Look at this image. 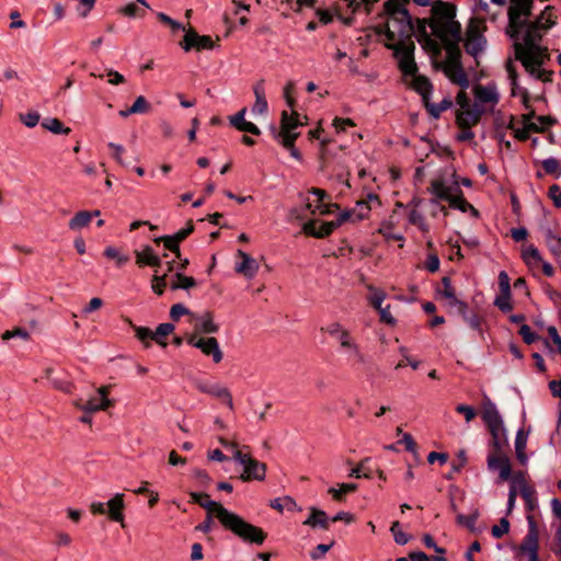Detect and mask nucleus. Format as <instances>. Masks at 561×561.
Listing matches in <instances>:
<instances>
[{
  "label": "nucleus",
  "instance_id": "nucleus-1",
  "mask_svg": "<svg viewBox=\"0 0 561 561\" xmlns=\"http://www.w3.org/2000/svg\"><path fill=\"white\" fill-rule=\"evenodd\" d=\"M542 38L533 34L520 35V39H513L514 58L519 61L525 71L536 80L551 82L553 71L546 70L545 64L550 59L547 47L541 46Z\"/></svg>",
  "mask_w": 561,
  "mask_h": 561
},
{
  "label": "nucleus",
  "instance_id": "nucleus-2",
  "mask_svg": "<svg viewBox=\"0 0 561 561\" xmlns=\"http://www.w3.org/2000/svg\"><path fill=\"white\" fill-rule=\"evenodd\" d=\"M380 16H386L387 23L375 26L374 31L377 35H385L386 43L412 39L414 34L412 16L401 0H387Z\"/></svg>",
  "mask_w": 561,
  "mask_h": 561
},
{
  "label": "nucleus",
  "instance_id": "nucleus-3",
  "mask_svg": "<svg viewBox=\"0 0 561 561\" xmlns=\"http://www.w3.org/2000/svg\"><path fill=\"white\" fill-rule=\"evenodd\" d=\"M219 523L245 543L261 546L267 538V534L261 527L247 522L229 510L221 512Z\"/></svg>",
  "mask_w": 561,
  "mask_h": 561
},
{
  "label": "nucleus",
  "instance_id": "nucleus-4",
  "mask_svg": "<svg viewBox=\"0 0 561 561\" xmlns=\"http://www.w3.org/2000/svg\"><path fill=\"white\" fill-rule=\"evenodd\" d=\"M482 420L491 434V445L494 453H504L505 448L508 447V439L503 419L493 402L489 401L484 404Z\"/></svg>",
  "mask_w": 561,
  "mask_h": 561
},
{
  "label": "nucleus",
  "instance_id": "nucleus-5",
  "mask_svg": "<svg viewBox=\"0 0 561 561\" xmlns=\"http://www.w3.org/2000/svg\"><path fill=\"white\" fill-rule=\"evenodd\" d=\"M533 7L534 0H511L506 27V34L511 39H520L522 32L531 15Z\"/></svg>",
  "mask_w": 561,
  "mask_h": 561
},
{
  "label": "nucleus",
  "instance_id": "nucleus-6",
  "mask_svg": "<svg viewBox=\"0 0 561 561\" xmlns=\"http://www.w3.org/2000/svg\"><path fill=\"white\" fill-rule=\"evenodd\" d=\"M437 68L443 70L451 83L459 85L462 90L469 88L470 81L461 62L460 48L455 46L448 47L446 59L440 65H437Z\"/></svg>",
  "mask_w": 561,
  "mask_h": 561
},
{
  "label": "nucleus",
  "instance_id": "nucleus-7",
  "mask_svg": "<svg viewBox=\"0 0 561 561\" xmlns=\"http://www.w3.org/2000/svg\"><path fill=\"white\" fill-rule=\"evenodd\" d=\"M385 47L393 51V56L398 59L399 69L404 76H414L417 72L414 60L415 45L412 39L385 43Z\"/></svg>",
  "mask_w": 561,
  "mask_h": 561
},
{
  "label": "nucleus",
  "instance_id": "nucleus-8",
  "mask_svg": "<svg viewBox=\"0 0 561 561\" xmlns=\"http://www.w3.org/2000/svg\"><path fill=\"white\" fill-rule=\"evenodd\" d=\"M354 217H356L355 209H348L342 211L336 220L333 221L319 222L318 220H308L302 225V232L307 236L322 239L330 236L342 224L348 220L355 221L356 218L354 219Z\"/></svg>",
  "mask_w": 561,
  "mask_h": 561
},
{
  "label": "nucleus",
  "instance_id": "nucleus-9",
  "mask_svg": "<svg viewBox=\"0 0 561 561\" xmlns=\"http://www.w3.org/2000/svg\"><path fill=\"white\" fill-rule=\"evenodd\" d=\"M428 26L432 30V34L440 41L446 50V54L448 53V47L450 46L460 48L459 43L462 38L461 25L458 21H428Z\"/></svg>",
  "mask_w": 561,
  "mask_h": 561
},
{
  "label": "nucleus",
  "instance_id": "nucleus-10",
  "mask_svg": "<svg viewBox=\"0 0 561 561\" xmlns=\"http://www.w3.org/2000/svg\"><path fill=\"white\" fill-rule=\"evenodd\" d=\"M299 125H301V123L298 119V113L296 111L293 110L290 115L287 111H283L279 129L272 126L271 131L280 145H291V140H297L299 137V133L295 131Z\"/></svg>",
  "mask_w": 561,
  "mask_h": 561
},
{
  "label": "nucleus",
  "instance_id": "nucleus-11",
  "mask_svg": "<svg viewBox=\"0 0 561 561\" xmlns=\"http://www.w3.org/2000/svg\"><path fill=\"white\" fill-rule=\"evenodd\" d=\"M233 459L243 467L242 481H263L266 476V465L253 458L249 453L236 450Z\"/></svg>",
  "mask_w": 561,
  "mask_h": 561
},
{
  "label": "nucleus",
  "instance_id": "nucleus-12",
  "mask_svg": "<svg viewBox=\"0 0 561 561\" xmlns=\"http://www.w3.org/2000/svg\"><path fill=\"white\" fill-rule=\"evenodd\" d=\"M557 15L554 8L547 5L545 10L534 20H527V24L523 31L524 34H533L535 37H543V34L557 24Z\"/></svg>",
  "mask_w": 561,
  "mask_h": 561
},
{
  "label": "nucleus",
  "instance_id": "nucleus-13",
  "mask_svg": "<svg viewBox=\"0 0 561 561\" xmlns=\"http://www.w3.org/2000/svg\"><path fill=\"white\" fill-rule=\"evenodd\" d=\"M99 397H92L84 401L79 398L73 401V405L85 413H94L98 411H105L113 407L112 400L107 398L110 393V386H102L98 389Z\"/></svg>",
  "mask_w": 561,
  "mask_h": 561
},
{
  "label": "nucleus",
  "instance_id": "nucleus-14",
  "mask_svg": "<svg viewBox=\"0 0 561 561\" xmlns=\"http://www.w3.org/2000/svg\"><path fill=\"white\" fill-rule=\"evenodd\" d=\"M194 231V224L188 220L186 226L173 234L161 236L153 239L157 244L163 243L164 248L172 252L176 257L181 256L180 243L184 241Z\"/></svg>",
  "mask_w": 561,
  "mask_h": 561
},
{
  "label": "nucleus",
  "instance_id": "nucleus-15",
  "mask_svg": "<svg viewBox=\"0 0 561 561\" xmlns=\"http://www.w3.org/2000/svg\"><path fill=\"white\" fill-rule=\"evenodd\" d=\"M528 533L520 543V551L528 556V561H540L538 558L539 536L534 516H527Z\"/></svg>",
  "mask_w": 561,
  "mask_h": 561
},
{
  "label": "nucleus",
  "instance_id": "nucleus-16",
  "mask_svg": "<svg viewBox=\"0 0 561 561\" xmlns=\"http://www.w3.org/2000/svg\"><path fill=\"white\" fill-rule=\"evenodd\" d=\"M187 344L201 350L204 355L210 356L215 364L222 360L224 354L216 337L197 339L195 334H192L187 337Z\"/></svg>",
  "mask_w": 561,
  "mask_h": 561
},
{
  "label": "nucleus",
  "instance_id": "nucleus-17",
  "mask_svg": "<svg viewBox=\"0 0 561 561\" xmlns=\"http://www.w3.org/2000/svg\"><path fill=\"white\" fill-rule=\"evenodd\" d=\"M215 46L213 39L208 35H199L195 30L190 28L186 31L181 47L185 51L196 49L197 51L204 49H213Z\"/></svg>",
  "mask_w": 561,
  "mask_h": 561
},
{
  "label": "nucleus",
  "instance_id": "nucleus-18",
  "mask_svg": "<svg viewBox=\"0 0 561 561\" xmlns=\"http://www.w3.org/2000/svg\"><path fill=\"white\" fill-rule=\"evenodd\" d=\"M196 389L202 392L209 394L214 398L222 399L227 407L232 411L234 409L232 394L230 390L220 383H209L206 381H197L195 383Z\"/></svg>",
  "mask_w": 561,
  "mask_h": 561
},
{
  "label": "nucleus",
  "instance_id": "nucleus-19",
  "mask_svg": "<svg viewBox=\"0 0 561 561\" xmlns=\"http://www.w3.org/2000/svg\"><path fill=\"white\" fill-rule=\"evenodd\" d=\"M488 468L491 471L499 470V478L501 481H507L512 476V466L510 459L504 453L490 454L488 456Z\"/></svg>",
  "mask_w": 561,
  "mask_h": 561
},
{
  "label": "nucleus",
  "instance_id": "nucleus-20",
  "mask_svg": "<svg viewBox=\"0 0 561 561\" xmlns=\"http://www.w3.org/2000/svg\"><path fill=\"white\" fill-rule=\"evenodd\" d=\"M190 497L193 503L198 504L206 512L214 513L218 522L220 520L221 512L227 511L221 503L210 500L207 493L190 492Z\"/></svg>",
  "mask_w": 561,
  "mask_h": 561
},
{
  "label": "nucleus",
  "instance_id": "nucleus-21",
  "mask_svg": "<svg viewBox=\"0 0 561 561\" xmlns=\"http://www.w3.org/2000/svg\"><path fill=\"white\" fill-rule=\"evenodd\" d=\"M483 114V110L474 106V108L468 107L465 110H460L456 115V124L461 129H468L476 126Z\"/></svg>",
  "mask_w": 561,
  "mask_h": 561
},
{
  "label": "nucleus",
  "instance_id": "nucleus-22",
  "mask_svg": "<svg viewBox=\"0 0 561 561\" xmlns=\"http://www.w3.org/2000/svg\"><path fill=\"white\" fill-rule=\"evenodd\" d=\"M432 16L428 19V21H442V22H449V21H456V7L453 3L444 2L440 0H437L432 5Z\"/></svg>",
  "mask_w": 561,
  "mask_h": 561
},
{
  "label": "nucleus",
  "instance_id": "nucleus-23",
  "mask_svg": "<svg viewBox=\"0 0 561 561\" xmlns=\"http://www.w3.org/2000/svg\"><path fill=\"white\" fill-rule=\"evenodd\" d=\"M238 256L241 257V262L236 265L234 271L247 278H253L259 271L256 260L242 250H238Z\"/></svg>",
  "mask_w": 561,
  "mask_h": 561
},
{
  "label": "nucleus",
  "instance_id": "nucleus-24",
  "mask_svg": "<svg viewBox=\"0 0 561 561\" xmlns=\"http://www.w3.org/2000/svg\"><path fill=\"white\" fill-rule=\"evenodd\" d=\"M136 264L139 267L142 266H151L159 267L161 266V257L157 255L153 249L150 245H145L140 251H135Z\"/></svg>",
  "mask_w": 561,
  "mask_h": 561
},
{
  "label": "nucleus",
  "instance_id": "nucleus-25",
  "mask_svg": "<svg viewBox=\"0 0 561 561\" xmlns=\"http://www.w3.org/2000/svg\"><path fill=\"white\" fill-rule=\"evenodd\" d=\"M193 319L196 321L195 331L204 334L216 333L219 330L218 324L214 322V316L210 311H205L201 316L192 314Z\"/></svg>",
  "mask_w": 561,
  "mask_h": 561
},
{
  "label": "nucleus",
  "instance_id": "nucleus-26",
  "mask_svg": "<svg viewBox=\"0 0 561 561\" xmlns=\"http://www.w3.org/2000/svg\"><path fill=\"white\" fill-rule=\"evenodd\" d=\"M412 89L422 96L423 103L431 100L433 84L430 79L423 75L412 76Z\"/></svg>",
  "mask_w": 561,
  "mask_h": 561
},
{
  "label": "nucleus",
  "instance_id": "nucleus-27",
  "mask_svg": "<svg viewBox=\"0 0 561 561\" xmlns=\"http://www.w3.org/2000/svg\"><path fill=\"white\" fill-rule=\"evenodd\" d=\"M253 93L255 95V102L253 104L252 112L254 114H260V115L265 114L267 112L268 104H267V101L265 98V88H264L263 79L259 80L253 85Z\"/></svg>",
  "mask_w": 561,
  "mask_h": 561
},
{
  "label": "nucleus",
  "instance_id": "nucleus-28",
  "mask_svg": "<svg viewBox=\"0 0 561 561\" xmlns=\"http://www.w3.org/2000/svg\"><path fill=\"white\" fill-rule=\"evenodd\" d=\"M330 518L327 513L317 507H310V514L307 519L304 522V525L316 528L320 527L324 530L329 529Z\"/></svg>",
  "mask_w": 561,
  "mask_h": 561
},
{
  "label": "nucleus",
  "instance_id": "nucleus-29",
  "mask_svg": "<svg viewBox=\"0 0 561 561\" xmlns=\"http://www.w3.org/2000/svg\"><path fill=\"white\" fill-rule=\"evenodd\" d=\"M107 507H108V517L110 519L114 520V522H118V523H123L124 520V514H123V510H124V494L122 493H117L114 495V497H112L107 503H106Z\"/></svg>",
  "mask_w": 561,
  "mask_h": 561
},
{
  "label": "nucleus",
  "instance_id": "nucleus-30",
  "mask_svg": "<svg viewBox=\"0 0 561 561\" xmlns=\"http://www.w3.org/2000/svg\"><path fill=\"white\" fill-rule=\"evenodd\" d=\"M101 211L95 209L93 211L81 210L78 211L68 222V227L71 230H80L87 227L94 216H100Z\"/></svg>",
  "mask_w": 561,
  "mask_h": 561
},
{
  "label": "nucleus",
  "instance_id": "nucleus-31",
  "mask_svg": "<svg viewBox=\"0 0 561 561\" xmlns=\"http://www.w3.org/2000/svg\"><path fill=\"white\" fill-rule=\"evenodd\" d=\"M514 131V137L519 141H525L529 138V133H543L545 128L537 124H526L523 128L514 127V116H510V122L506 126Z\"/></svg>",
  "mask_w": 561,
  "mask_h": 561
},
{
  "label": "nucleus",
  "instance_id": "nucleus-32",
  "mask_svg": "<svg viewBox=\"0 0 561 561\" xmlns=\"http://www.w3.org/2000/svg\"><path fill=\"white\" fill-rule=\"evenodd\" d=\"M474 96L478 102L480 103H492L496 104L499 102V94L493 87H484V85H477L474 88Z\"/></svg>",
  "mask_w": 561,
  "mask_h": 561
},
{
  "label": "nucleus",
  "instance_id": "nucleus-33",
  "mask_svg": "<svg viewBox=\"0 0 561 561\" xmlns=\"http://www.w3.org/2000/svg\"><path fill=\"white\" fill-rule=\"evenodd\" d=\"M545 242L553 257L561 264V238L550 228L545 230Z\"/></svg>",
  "mask_w": 561,
  "mask_h": 561
},
{
  "label": "nucleus",
  "instance_id": "nucleus-34",
  "mask_svg": "<svg viewBox=\"0 0 561 561\" xmlns=\"http://www.w3.org/2000/svg\"><path fill=\"white\" fill-rule=\"evenodd\" d=\"M427 113L435 119L440 117L444 111H447L453 106L450 98H444L439 103H432L431 100L423 103Z\"/></svg>",
  "mask_w": 561,
  "mask_h": 561
},
{
  "label": "nucleus",
  "instance_id": "nucleus-35",
  "mask_svg": "<svg viewBox=\"0 0 561 561\" xmlns=\"http://www.w3.org/2000/svg\"><path fill=\"white\" fill-rule=\"evenodd\" d=\"M486 47V38H465L466 53L471 55L473 58H478Z\"/></svg>",
  "mask_w": 561,
  "mask_h": 561
},
{
  "label": "nucleus",
  "instance_id": "nucleus-36",
  "mask_svg": "<svg viewBox=\"0 0 561 561\" xmlns=\"http://www.w3.org/2000/svg\"><path fill=\"white\" fill-rule=\"evenodd\" d=\"M175 327L173 323H161L157 327L156 331H152V341L162 347H167L168 343L165 337L174 331Z\"/></svg>",
  "mask_w": 561,
  "mask_h": 561
},
{
  "label": "nucleus",
  "instance_id": "nucleus-37",
  "mask_svg": "<svg viewBox=\"0 0 561 561\" xmlns=\"http://www.w3.org/2000/svg\"><path fill=\"white\" fill-rule=\"evenodd\" d=\"M486 26L484 25V21L478 18L470 19L467 28H466V38H480L484 37L483 32Z\"/></svg>",
  "mask_w": 561,
  "mask_h": 561
},
{
  "label": "nucleus",
  "instance_id": "nucleus-38",
  "mask_svg": "<svg viewBox=\"0 0 561 561\" xmlns=\"http://www.w3.org/2000/svg\"><path fill=\"white\" fill-rule=\"evenodd\" d=\"M505 70H506L508 79L511 81V94L513 96L520 95V89H523V88L519 87V84H518V73H517L516 67L514 66V62L511 58L507 59L505 62Z\"/></svg>",
  "mask_w": 561,
  "mask_h": 561
},
{
  "label": "nucleus",
  "instance_id": "nucleus-39",
  "mask_svg": "<svg viewBox=\"0 0 561 561\" xmlns=\"http://www.w3.org/2000/svg\"><path fill=\"white\" fill-rule=\"evenodd\" d=\"M447 202L451 208L459 209L462 213H466L468 209H471L473 213H477V209L469 202L466 201L461 190L459 188L458 194H451Z\"/></svg>",
  "mask_w": 561,
  "mask_h": 561
},
{
  "label": "nucleus",
  "instance_id": "nucleus-40",
  "mask_svg": "<svg viewBox=\"0 0 561 561\" xmlns=\"http://www.w3.org/2000/svg\"><path fill=\"white\" fill-rule=\"evenodd\" d=\"M321 331H325L330 336L336 339L339 343L351 335V332L340 322H331L325 328H321Z\"/></svg>",
  "mask_w": 561,
  "mask_h": 561
},
{
  "label": "nucleus",
  "instance_id": "nucleus-41",
  "mask_svg": "<svg viewBox=\"0 0 561 561\" xmlns=\"http://www.w3.org/2000/svg\"><path fill=\"white\" fill-rule=\"evenodd\" d=\"M526 444H527V434L524 433L523 430H519L515 437V451H516L517 459L523 465L526 463V461H527V456L525 454Z\"/></svg>",
  "mask_w": 561,
  "mask_h": 561
},
{
  "label": "nucleus",
  "instance_id": "nucleus-42",
  "mask_svg": "<svg viewBox=\"0 0 561 561\" xmlns=\"http://www.w3.org/2000/svg\"><path fill=\"white\" fill-rule=\"evenodd\" d=\"M430 192L437 198L447 201L451 195V187L447 186L442 180L431 182Z\"/></svg>",
  "mask_w": 561,
  "mask_h": 561
},
{
  "label": "nucleus",
  "instance_id": "nucleus-43",
  "mask_svg": "<svg viewBox=\"0 0 561 561\" xmlns=\"http://www.w3.org/2000/svg\"><path fill=\"white\" fill-rule=\"evenodd\" d=\"M42 126L54 133V134H64V135H68L71 129L69 127H65L64 124L58 119V118H46L43 123H42Z\"/></svg>",
  "mask_w": 561,
  "mask_h": 561
},
{
  "label": "nucleus",
  "instance_id": "nucleus-44",
  "mask_svg": "<svg viewBox=\"0 0 561 561\" xmlns=\"http://www.w3.org/2000/svg\"><path fill=\"white\" fill-rule=\"evenodd\" d=\"M357 490V484L355 483H342L339 485V489L330 488L328 492L332 495L335 501H343V495L346 493L355 492Z\"/></svg>",
  "mask_w": 561,
  "mask_h": 561
},
{
  "label": "nucleus",
  "instance_id": "nucleus-45",
  "mask_svg": "<svg viewBox=\"0 0 561 561\" xmlns=\"http://www.w3.org/2000/svg\"><path fill=\"white\" fill-rule=\"evenodd\" d=\"M408 219L411 225L416 226L423 233H427L430 231V226L419 210L412 209Z\"/></svg>",
  "mask_w": 561,
  "mask_h": 561
},
{
  "label": "nucleus",
  "instance_id": "nucleus-46",
  "mask_svg": "<svg viewBox=\"0 0 561 561\" xmlns=\"http://www.w3.org/2000/svg\"><path fill=\"white\" fill-rule=\"evenodd\" d=\"M542 169L547 174L553 175L556 179L561 176V164L556 158H548L541 162Z\"/></svg>",
  "mask_w": 561,
  "mask_h": 561
},
{
  "label": "nucleus",
  "instance_id": "nucleus-47",
  "mask_svg": "<svg viewBox=\"0 0 561 561\" xmlns=\"http://www.w3.org/2000/svg\"><path fill=\"white\" fill-rule=\"evenodd\" d=\"M368 461H369L368 458L362 460L357 467H355L351 470L350 477H354L356 479H360V478L371 479L373 470L370 468H368V466H367Z\"/></svg>",
  "mask_w": 561,
  "mask_h": 561
},
{
  "label": "nucleus",
  "instance_id": "nucleus-48",
  "mask_svg": "<svg viewBox=\"0 0 561 561\" xmlns=\"http://www.w3.org/2000/svg\"><path fill=\"white\" fill-rule=\"evenodd\" d=\"M128 322L133 327L136 337L145 345V347H149L150 341H152V330L146 327L134 325L130 320H128Z\"/></svg>",
  "mask_w": 561,
  "mask_h": 561
},
{
  "label": "nucleus",
  "instance_id": "nucleus-49",
  "mask_svg": "<svg viewBox=\"0 0 561 561\" xmlns=\"http://www.w3.org/2000/svg\"><path fill=\"white\" fill-rule=\"evenodd\" d=\"M523 260L524 262L530 266L533 264H537L539 262H542V257L538 251V249L530 244L523 251Z\"/></svg>",
  "mask_w": 561,
  "mask_h": 561
},
{
  "label": "nucleus",
  "instance_id": "nucleus-50",
  "mask_svg": "<svg viewBox=\"0 0 561 561\" xmlns=\"http://www.w3.org/2000/svg\"><path fill=\"white\" fill-rule=\"evenodd\" d=\"M296 502L290 496H284L283 499L276 497L271 501L270 506L278 512H283L284 508L294 510L296 507Z\"/></svg>",
  "mask_w": 561,
  "mask_h": 561
},
{
  "label": "nucleus",
  "instance_id": "nucleus-51",
  "mask_svg": "<svg viewBox=\"0 0 561 561\" xmlns=\"http://www.w3.org/2000/svg\"><path fill=\"white\" fill-rule=\"evenodd\" d=\"M118 12L128 18H144L146 15L145 9L134 2L127 3Z\"/></svg>",
  "mask_w": 561,
  "mask_h": 561
},
{
  "label": "nucleus",
  "instance_id": "nucleus-52",
  "mask_svg": "<svg viewBox=\"0 0 561 561\" xmlns=\"http://www.w3.org/2000/svg\"><path fill=\"white\" fill-rule=\"evenodd\" d=\"M396 543L403 546L407 545L411 537L401 530V525L398 520L393 522L390 527Z\"/></svg>",
  "mask_w": 561,
  "mask_h": 561
},
{
  "label": "nucleus",
  "instance_id": "nucleus-53",
  "mask_svg": "<svg viewBox=\"0 0 561 561\" xmlns=\"http://www.w3.org/2000/svg\"><path fill=\"white\" fill-rule=\"evenodd\" d=\"M104 255L107 259L115 260L117 266H123L129 261L128 255L122 254L116 248L107 247L104 250Z\"/></svg>",
  "mask_w": 561,
  "mask_h": 561
},
{
  "label": "nucleus",
  "instance_id": "nucleus-54",
  "mask_svg": "<svg viewBox=\"0 0 561 561\" xmlns=\"http://www.w3.org/2000/svg\"><path fill=\"white\" fill-rule=\"evenodd\" d=\"M478 517H479V512H478V510H476L470 515L459 514L457 516V523L460 524V525L466 526L468 529L473 531L476 529V523L478 520Z\"/></svg>",
  "mask_w": 561,
  "mask_h": 561
},
{
  "label": "nucleus",
  "instance_id": "nucleus-55",
  "mask_svg": "<svg viewBox=\"0 0 561 561\" xmlns=\"http://www.w3.org/2000/svg\"><path fill=\"white\" fill-rule=\"evenodd\" d=\"M150 103L147 101V99L144 95H139L136 98L135 102L130 106L131 112L134 114H145L150 111Z\"/></svg>",
  "mask_w": 561,
  "mask_h": 561
},
{
  "label": "nucleus",
  "instance_id": "nucleus-56",
  "mask_svg": "<svg viewBox=\"0 0 561 561\" xmlns=\"http://www.w3.org/2000/svg\"><path fill=\"white\" fill-rule=\"evenodd\" d=\"M494 305L502 311L508 312L513 309V305L511 304V293L510 294H500L496 296L494 300Z\"/></svg>",
  "mask_w": 561,
  "mask_h": 561
},
{
  "label": "nucleus",
  "instance_id": "nucleus-57",
  "mask_svg": "<svg viewBox=\"0 0 561 561\" xmlns=\"http://www.w3.org/2000/svg\"><path fill=\"white\" fill-rule=\"evenodd\" d=\"M442 288L437 289V294L443 298H453V295L456 294L454 286L451 285V279L449 276H445L442 278Z\"/></svg>",
  "mask_w": 561,
  "mask_h": 561
},
{
  "label": "nucleus",
  "instance_id": "nucleus-58",
  "mask_svg": "<svg viewBox=\"0 0 561 561\" xmlns=\"http://www.w3.org/2000/svg\"><path fill=\"white\" fill-rule=\"evenodd\" d=\"M466 463H467L466 451L463 449H461L458 453V462L457 463L454 462L451 465V471L446 476V479L447 480L454 479V474L460 472L461 469L466 466Z\"/></svg>",
  "mask_w": 561,
  "mask_h": 561
},
{
  "label": "nucleus",
  "instance_id": "nucleus-59",
  "mask_svg": "<svg viewBox=\"0 0 561 561\" xmlns=\"http://www.w3.org/2000/svg\"><path fill=\"white\" fill-rule=\"evenodd\" d=\"M174 278L179 280L180 289L188 290L196 286L195 278L184 275L182 272H176Z\"/></svg>",
  "mask_w": 561,
  "mask_h": 561
},
{
  "label": "nucleus",
  "instance_id": "nucleus-60",
  "mask_svg": "<svg viewBox=\"0 0 561 561\" xmlns=\"http://www.w3.org/2000/svg\"><path fill=\"white\" fill-rule=\"evenodd\" d=\"M167 277L168 273H164L163 275H153L151 288L158 296H161L167 286Z\"/></svg>",
  "mask_w": 561,
  "mask_h": 561
},
{
  "label": "nucleus",
  "instance_id": "nucleus-61",
  "mask_svg": "<svg viewBox=\"0 0 561 561\" xmlns=\"http://www.w3.org/2000/svg\"><path fill=\"white\" fill-rule=\"evenodd\" d=\"M461 316L472 330H476L482 334V319L477 313L468 314L467 311Z\"/></svg>",
  "mask_w": 561,
  "mask_h": 561
},
{
  "label": "nucleus",
  "instance_id": "nucleus-62",
  "mask_svg": "<svg viewBox=\"0 0 561 561\" xmlns=\"http://www.w3.org/2000/svg\"><path fill=\"white\" fill-rule=\"evenodd\" d=\"M510 530V522L507 520V518L503 517L500 519V524L499 525H494L492 527V536L494 538H501L503 537L505 534H507Z\"/></svg>",
  "mask_w": 561,
  "mask_h": 561
},
{
  "label": "nucleus",
  "instance_id": "nucleus-63",
  "mask_svg": "<svg viewBox=\"0 0 561 561\" xmlns=\"http://www.w3.org/2000/svg\"><path fill=\"white\" fill-rule=\"evenodd\" d=\"M518 333L523 337V341L528 345L533 344L538 340V335L535 332H533L530 327L527 324H522Z\"/></svg>",
  "mask_w": 561,
  "mask_h": 561
},
{
  "label": "nucleus",
  "instance_id": "nucleus-64",
  "mask_svg": "<svg viewBox=\"0 0 561 561\" xmlns=\"http://www.w3.org/2000/svg\"><path fill=\"white\" fill-rule=\"evenodd\" d=\"M548 196L552 199L557 208L561 207V187L558 184H552L549 187Z\"/></svg>",
  "mask_w": 561,
  "mask_h": 561
}]
</instances>
